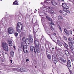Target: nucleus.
Listing matches in <instances>:
<instances>
[{"label":"nucleus","instance_id":"obj_1","mask_svg":"<svg viewBox=\"0 0 74 74\" xmlns=\"http://www.w3.org/2000/svg\"><path fill=\"white\" fill-rule=\"evenodd\" d=\"M16 29L18 33H21L22 29V25L21 22H18L16 26Z\"/></svg>","mask_w":74,"mask_h":74},{"label":"nucleus","instance_id":"obj_2","mask_svg":"<svg viewBox=\"0 0 74 74\" xmlns=\"http://www.w3.org/2000/svg\"><path fill=\"white\" fill-rule=\"evenodd\" d=\"M34 37H35V34L34 33ZM34 44H35V47H39L40 46V42L37 40V39L36 37L34 38Z\"/></svg>","mask_w":74,"mask_h":74},{"label":"nucleus","instance_id":"obj_3","mask_svg":"<svg viewBox=\"0 0 74 74\" xmlns=\"http://www.w3.org/2000/svg\"><path fill=\"white\" fill-rule=\"evenodd\" d=\"M67 5V4L65 3H62V7L64 8H63V10H61V11H65V12H66L67 10L66 9H69V7Z\"/></svg>","mask_w":74,"mask_h":74},{"label":"nucleus","instance_id":"obj_4","mask_svg":"<svg viewBox=\"0 0 74 74\" xmlns=\"http://www.w3.org/2000/svg\"><path fill=\"white\" fill-rule=\"evenodd\" d=\"M8 32L10 34H13L15 33V30L12 27H9L8 29Z\"/></svg>","mask_w":74,"mask_h":74},{"label":"nucleus","instance_id":"obj_5","mask_svg":"<svg viewBox=\"0 0 74 74\" xmlns=\"http://www.w3.org/2000/svg\"><path fill=\"white\" fill-rule=\"evenodd\" d=\"M34 51L35 53H36L37 52L38 53L40 52V49L39 47H36L35 46Z\"/></svg>","mask_w":74,"mask_h":74},{"label":"nucleus","instance_id":"obj_6","mask_svg":"<svg viewBox=\"0 0 74 74\" xmlns=\"http://www.w3.org/2000/svg\"><path fill=\"white\" fill-rule=\"evenodd\" d=\"M20 71L21 72H22L23 73L26 72L27 71H29V70L27 69H26L24 68H20L19 69Z\"/></svg>","mask_w":74,"mask_h":74},{"label":"nucleus","instance_id":"obj_7","mask_svg":"<svg viewBox=\"0 0 74 74\" xmlns=\"http://www.w3.org/2000/svg\"><path fill=\"white\" fill-rule=\"evenodd\" d=\"M74 47V45L73 44H70V46H69V48L71 50V52L72 53L74 52V49L73 48Z\"/></svg>","mask_w":74,"mask_h":74},{"label":"nucleus","instance_id":"obj_8","mask_svg":"<svg viewBox=\"0 0 74 74\" xmlns=\"http://www.w3.org/2000/svg\"><path fill=\"white\" fill-rule=\"evenodd\" d=\"M68 40L69 41H70V42H69V46H70V44H74V42L72 38H69Z\"/></svg>","mask_w":74,"mask_h":74},{"label":"nucleus","instance_id":"obj_9","mask_svg":"<svg viewBox=\"0 0 74 74\" xmlns=\"http://www.w3.org/2000/svg\"><path fill=\"white\" fill-rule=\"evenodd\" d=\"M8 45L7 44V45H6L5 46L3 47V49H4V50H5V51H8L9 50L8 47Z\"/></svg>","mask_w":74,"mask_h":74},{"label":"nucleus","instance_id":"obj_10","mask_svg":"<svg viewBox=\"0 0 74 74\" xmlns=\"http://www.w3.org/2000/svg\"><path fill=\"white\" fill-rule=\"evenodd\" d=\"M60 12L61 14H62L64 16H66V15H67V12L65 11H63V10H60Z\"/></svg>","mask_w":74,"mask_h":74},{"label":"nucleus","instance_id":"obj_11","mask_svg":"<svg viewBox=\"0 0 74 74\" xmlns=\"http://www.w3.org/2000/svg\"><path fill=\"white\" fill-rule=\"evenodd\" d=\"M51 3L53 5L56 6L58 4V3H57L56 2V1L55 0L51 1Z\"/></svg>","mask_w":74,"mask_h":74},{"label":"nucleus","instance_id":"obj_12","mask_svg":"<svg viewBox=\"0 0 74 74\" xmlns=\"http://www.w3.org/2000/svg\"><path fill=\"white\" fill-rule=\"evenodd\" d=\"M57 42L58 44L59 45H60V46H62V45H63V43L61 42L59 40H57Z\"/></svg>","mask_w":74,"mask_h":74},{"label":"nucleus","instance_id":"obj_13","mask_svg":"<svg viewBox=\"0 0 74 74\" xmlns=\"http://www.w3.org/2000/svg\"><path fill=\"white\" fill-rule=\"evenodd\" d=\"M63 45L65 48H66V49H68V45L66 43L64 42V44H63Z\"/></svg>","mask_w":74,"mask_h":74},{"label":"nucleus","instance_id":"obj_14","mask_svg":"<svg viewBox=\"0 0 74 74\" xmlns=\"http://www.w3.org/2000/svg\"><path fill=\"white\" fill-rule=\"evenodd\" d=\"M64 52L66 56H68L69 55V51L67 50H64Z\"/></svg>","mask_w":74,"mask_h":74},{"label":"nucleus","instance_id":"obj_15","mask_svg":"<svg viewBox=\"0 0 74 74\" xmlns=\"http://www.w3.org/2000/svg\"><path fill=\"white\" fill-rule=\"evenodd\" d=\"M60 60H61L62 63H66V60H64V59L63 58H61L60 59Z\"/></svg>","mask_w":74,"mask_h":74},{"label":"nucleus","instance_id":"obj_16","mask_svg":"<svg viewBox=\"0 0 74 74\" xmlns=\"http://www.w3.org/2000/svg\"><path fill=\"white\" fill-rule=\"evenodd\" d=\"M22 40H23V41L24 42H25L27 41V40H28V39L27 38L26 39V38H25L24 37L23 38Z\"/></svg>","mask_w":74,"mask_h":74},{"label":"nucleus","instance_id":"obj_17","mask_svg":"<svg viewBox=\"0 0 74 74\" xmlns=\"http://www.w3.org/2000/svg\"><path fill=\"white\" fill-rule=\"evenodd\" d=\"M9 45L10 47H11L12 45V41L9 40Z\"/></svg>","mask_w":74,"mask_h":74},{"label":"nucleus","instance_id":"obj_18","mask_svg":"<svg viewBox=\"0 0 74 74\" xmlns=\"http://www.w3.org/2000/svg\"><path fill=\"white\" fill-rule=\"evenodd\" d=\"M47 56L49 60H51V54L47 55Z\"/></svg>","mask_w":74,"mask_h":74},{"label":"nucleus","instance_id":"obj_19","mask_svg":"<svg viewBox=\"0 0 74 74\" xmlns=\"http://www.w3.org/2000/svg\"><path fill=\"white\" fill-rule=\"evenodd\" d=\"M34 46H31L30 47V49L31 52H33V50H34Z\"/></svg>","mask_w":74,"mask_h":74},{"label":"nucleus","instance_id":"obj_20","mask_svg":"<svg viewBox=\"0 0 74 74\" xmlns=\"http://www.w3.org/2000/svg\"><path fill=\"white\" fill-rule=\"evenodd\" d=\"M58 20H59V21H62V19H63V18L62 17V16H59L58 17Z\"/></svg>","mask_w":74,"mask_h":74},{"label":"nucleus","instance_id":"obj_21","mask_svg":"<svg viewBox=\"0 0 74 74\" xmlns=\"http://www.w3.org/2000/svg\"><path fill=\"white\" fill-rule=\"evenodd\" d=\"M13 4L14 5H18L19 3H18V2L17 1V0H16L13 2Z\"/></svg>","mask_w":74,"mask_h":74},{"label":"nucleus","instance_id":"obj_22","mask_svg":"<svg viewBox=\"0 0 74 74\" xmlns=\"http://www.w3.org/2000/svg\"><path fill=\"white\" fill-rule=\"evenodd\" d=\"M46 18L47 19H48L50 22H52V19L51 18H50L49 17L46 16Z\"/></svg>","mask_w":74,"mask_h":74},{"label":"nucleus","instance_id":"obj_23","mask_svg":"<svg viewBox=\"0 0 74 74\" xmlns=\"http://www.w3.org/2000/svg\"><path fill=\"white\" fill-rule=\"evenodd\" d=\"M64 30L65 34H66L67 36H69V33H67V30H66V29H64Z\"/></svg>","mask_w":74,"mask_h":74},{"label":"nucleus","instance_id":"obj_24","mask_svg":"<svg viewBox=\"0 0 74 74\" xmlns=\"http://www.w3.org/2000/svg\"><path fill=\"white\" fill-rule=\"evenodd\" d=\"M27 46H29L30 44V42L29 41H27L25 42Z\"/></svg>","mask_w":74,"mask_h":74},{"label":"nucleus","instance_id":"obj_25","mask_svg":"<svg viewBox=\"0 0 74 74\" xmlns=\"http://www.w3.org/2000/svg\"><path fill=\"white\" fill-rule=\"evenodd\" d=\"M23 50V48L22 47H19L18 49V51H22Z\"/></svg>","mask_w":74,"mask_h":74},{"label":"nucleus","instance_id":"obj_26","mask_svg":"<svg viewBox=\"0 0 74 74\" xmlns=\"http://www.w3.org/2000/svg\"><path fill=\"white\" fill-rule=\"evenodd\" d=\"M7 44V43L3 42L2 43V47H5V45H6Z\"/></svg>","mask_w":74,"mask_h":74},{"label":"nucleus","instance_id":"obj_27","mask_svg":"<svg viewBox=\"0 0 74 74\" xmlns=\"http://www.w3.org/2000/svg\"><path fill=\"white\" fill-rule=\"evenodd\" d=\"M11 55L12 57H14V53L12 51H11L10 52Z\"/></svg>","mask_w":74,"mask_h":74},{"label":"nucleus","instance_id":"obj_28","mask_svg":"<svg viewBox=\"0 0 74 74\" xmlns=\"http://www.w3.org/2000/svg\"><path fill=\"white\" fill-rule=\"evenodd\" d=\"M27 50V48H23V51L24 53H26Z\"/></svg>","mask_w":74,"mask_h":74},{"label":"nucleus","instance_id":"obj_29","mask_svg":"<svg viewBox=\"0 0 74 74\" xmlns=\"http://www.w3.org/2000/svg\"><path fill=\"white\" fill-rule=\"evenodd\" d=\"M51 29L52 31H53V32L55 31V29H54V28H53V27L52 25H51Z\"/></svg>","mask_w":74,"mask_h":74},{"label":"nucleus","instance_id":"obj_30","mask_svg":"<svg viewBox=\"0 0 74 74\" xmlns=\"http://www.w3.org/2000/svg\"><path fill=\"white\" fill-rule=\"evenodd\" d=\"M58 28L59 29L60 31V32L62 33V28H61V27L59 26L58 27Z\"/></svg>","mask_w":74,"mask_h":74},{"label":"nucleus","instance_id":"obj_31","mask_svg":"<svg viewBox=\"0 0 74 74\" xmlns=\"http://www.w3.org/2000/svg\"><path fill=\"white\" fill-rule=\"evenodd\" d=\"M29 42H31V43H33V39H30L29 40Z\"/></svg>","mask_w":74,"mask_h":74},{"label":"nucleus","instance_id":"obj_32","mask_svg":"<svg viewBox=\"0 0 74 74\" xmlns=\"http://www.w3.org/2000/svg\"><path fill=\"white\" fill-rule=\"evenodd\" d=\"M54 62L55 64H56L58 62V60L56 59H55L54 60Z\"/></svg>","mask_w":74,"mask_h":74},{"label":"nucleus","instance_id":"obj_33","mask_svg":"<svg viewBox=\"0 0 74 74\" xmlns=\"http://www.w3.org/2000/svg\"><path fill=\"white\" fill-rule=\"evenodd\" d=\"M63 37L64 40H67V38H66V36H63Z\"/></svg>","mask_w":74,"mask_h":74},{"label":"nucleus","instance_id":"obj_34","mask_svg":"<svg viewBox=\"0 0 74 74\" xmlns=\"http://www.w3.org/2000/svg\"><path fill=\"white\" fill-rule=\"evenodd\" d=\"M50 2H51V1H49V0H46V3H47L48 4L49 3H50Z\"/></svg>","mask_w":74,"mask_h":74},{"label":"nucleus","instance_id":"obj_35","mask_svg":"<svg viewBox=\"0 0 74 74\" xmlns=\"http://www.w3.org/2000/svg\"><path fill=\"white\" fill-rule=\"evenodd\" d=\"M14 35L16 37H17L18 36V33L17 32H16L14 33Z\"/></svg>","mask_w":74,"mask_h":74},{"label":"nucleus","instance_id":"obj_36","mask_svg":"<svg viewBox=\"0 0 74 74\" xmlns=\"http://www.w3.org/2000/svg\"><path fill=\"white\" fill-rule=\"evenodd\" d=\"M50 13H51V14H53V13H54V11L53 10L50 11Z\"/></svg>","mask_w":74,"mask_h":74},{"label":"nucleus","instance_id":"obj_37","mask_svg":"<svg viewBox=\"0 0 74 74\" xmlns=\"http://www.w3.org/2000/svg\"><path fill=\"white\" fill-rule=\"evenodd\" d=\"M71 62H70V60H68L67 64H70Z\"/></svg>","mask_w":74,"mask_h":74},{"label":"nucleus","instance_id":"obj_38","mask_svg":"<svg viewBox=\"0 0 74 74\" xmlns=\"http://www.w3.org/2000/svg\"><path fill=\"white\" fill-rule=\"evenodd\" d=\"M67 67H71L70 64H67Z\"/></svg>","mask_w":74,"mask_h":74},{"label":"nucleus","instance_id":"obj_39","mask_svg":"<svg viewBox=\"0 0 74 74\" xmlns=\"http://www.w3.org/2000/svg\"><path fill=\"white\" fill-rule=\"evenodd\" d=\"M14 70L15 71H19V68H16L14 69Z\"/></svg>","mask_w":74,"mask_h":74},{"label":"nucleus","instance_id":"obj_40","mask_svg":"<svg viewBox=\"0 0 74 74\" xmlns=\"http://www.w3.org/2000/svg\"><path fill=\"white\" fill-rule=\"evenodd\" d=\"M3 53H0V57H1L2 58H3Z\"/></svg>","mask_w":74,"mask_h":74},{"label":"nucleus","instance_id":"obj_41","mask_svg":"<svg viewBox=\"0 0 74 74\" xmlns=\"http://www.w3.org/2000/svg\"><path fill=\"white\" fill-rule=\"evenodd\" d=\"M23 48H27V46H26L25 45H24L23 46Z\"/></svg>","mask_w":74,"mask_h":74},{"label":"nucleus","instance_id":"obj_42","mask_svg":"<svg viewBox=\"0 0 74 74\" xmlns=\"http://www.w3.org/2000/svg\"><path fill=\"white\" fill-rule=\"evenodd\" d=\"M33 39V38H32V36H29V40H32Z\"/></svg>","mask_w":74,"mask_h":74},{"label":"nucleus","instance_id":"obj_43","mask_svg":"<svg viewBox=\"0 0 74 74\" xmlns=\"http://www.w3.org/2000/svg\"><path fill=\"white\" fill-rule=\"evenodd\" d=\"M66 12L69 14V13H70V11L69 10H67Z\"/></svg>","mask_w":74,"mask_h":74},{"label":"nucleus","instance_id":"obj_44","mask_svg":"<svg viewBox=\"0 0 74 74\" xmlns=\"http://www.w3.org/2000/svg\"><path fill=\"white\" fill-rule=\"evenodd\" d=\"M49 8L50 9V10H52V8H53V7H49Z\"/></svg>","mask_w":74,"mask_h":74},{"label":"nucleus","instance_id":"obj_45","mask_svg":"<svg viewBox=\"0 0 74 74\" xmlns=\"http://www.w3.org/2000/svg\"><path fill=\"white\" fill-rule=\"evenodd\" d=\"M54 38V36L53 35H51V38L52 39V38Z\"/></svg>","mask_w":74,"mask_h":74},{"label":"nucleus","instance_id":"obj_46","mask_svg":"<svg viewBox=\"0 0 74 74\" xmlns=\"http://www.w3.org/2000/svg\"><path fill=\"white\" fill-rule=\"evenodd\" d=\"M29 59L27 58L26 59V62H29Z\"/></svg>","mask_w":74,"mask_h":74},{"label":"nucleus","instance_id":"obj_47","mask_svg":"<svg viewBox=\"0 0 74 74\" xmlns=\"http://www.w3.org/2000/svg\"><path fill=\"white\" fill-rule=\"evenodd\" d=\"M10 63H12V60H10Z\"/></svg>","mask_w":74,"mask_h":74},{"label":"nucleus","instance_id":"obj_48","mask_svg":"<svg viewBox=\"0 0 74 74\" xmlns=\"http://www.w3.org/2000/svg\"><path fill=\"white\" fill-rule=\"evenodd\" d=\"M53 33V34L54 35V36H56V33L54 32Z\"/></svg>","mask_w":74,"mask_h":74},{"label":"nucleus","instance_id":"obj_49","mask_svg":"<svg viewBox=\"0 0 74 74\" xmlns=\"http://www.w3.org/2000/svg\"><path fill=\"white\" fill-rule=\"evenodd\" d=\"M51 24L52 25H54V24L53 23H51Z\"/></svg>","mask_w":74,"mask_h":74},{"label":"nucleus","instance_id":"obj_50","mask_svg":"<svg viewBox=\"0 0 74 74\" xmlns=\"http://www.w3.org/2000/svg\"><path fill=\"white\" fill-rule=\"evenodd\" d=\"M69 72L70 73V74H72V72L71 71H69Z\"/></svg>","mask_w":74,"mask_h":74},{"label":"nucleus","instance_id":"obj_51","mask_svg":"<svg viewBox=\"0 0 74 74\" xmlns=\"http://www.w3.org/2000/svg\"><path fill=\"white\" fill-rule=\"evenodd\" d=\"M23 44H21V47H23Z\"/></svg>","mask_w":74,"mask_h":74},{"label":"nucleus","instance_id":"obj_52","mask_svg":"<svg viewBox=\"0 0 74 74\" xmlns=\"http://www.w3.org/2000/svg\"><path fill=\"white\" fill-rule=\"evenodd\" d=\"M13 48H14V49H15V48H15V46H13Z\"/></svg>","mask_w":74,"mask_h":74},{"label":"nucleus","instance_id":"obj_53","mask_svg":"<svg viewBox=\"0 0 74 74\" xmlns=\"http://www.w3.org/2000/svg\"><path fill=\"white\" fill-rule=\"evenodd\" d=\"M73 53V56H74V53Z\"/></svg>","mask_w":74,"mask_h":74},{"label":"nucleus","instance_id":"obj_54","mask_svg":"<svg viewBox=\"0 0 74 74\" xmlns=\"http://www.w3.org/2000/svg\"><path fill=\"white\" fill-rule=\"evenodd\" d=\"M52 49H55V48L53 47L52 48Z\"/></svg>","mask_w":74,"mask_h":74},{"label":"nucleus","instance_id":"obj_55","mask_svg":"<svg viewBox=\"0 0 74 74\" xmlns=\"http://www.w3.org/2000/svg\"><path fill=\"white\" fill-rule=\"evenodd\" d=\"M69 1H72V0H69Z\"/></svg>","mask_w":74,"mask_h":74},{"label":"nucleus","instance_id":"obj_56","mask_svg":"<svg viewBox=\"0 0 74 74\" xmlns=\"http://www.w3.org/2000/svg\"><path fill=\"white\" fill-rule=\"evenodd\" d=\"M36 11H35V13H36Z\"/></svg>","mask_w":74,"mask_h":74},{"label":"nucleus","instance_id":"obj_57","mask_svg":"<svg viewBox=\"0 0 74 74\" xmlns=\"http://www.w3.org/2000/svg\"><path fill=\"white\" fill-rule=\"evenodd\" d=\"M35 67L36 68V66H35Z\"/></svg>","mask_w":74,"mask_h":74},{"label":"nucleus","instance_id":"obj_58","mask_svg":"<svg viewBox=\"0 0 74 74\" xmlns=\"http://www.w3.org/2000/svg\"><path fill=\"white\" fill-rule=\"evenodd\" d=\"M5 54H7V53H5Z\"/></svg>","mask_w":74,"mask_h":74},{"label":"nucleus","instance_id":"obj_59","mask_svg":"<svg viewBox=\"0 0 74 74\" xmlns=\"http://www.w3.org/2000/svg\"><path fill=\"white\" fill-rule=\"evenodd\" d=\"M60 39H61V40H62V38H60Z\"/></svg>","mask_w":74,"mask_h":74},{"label":"nucleus","instance_id":"obj_60","mask_svg":"<svg viewBox=\"0 0 74 74\" xmlns=\"http://www.w3.org/2000/svg\"><path fill=\"white\" fill-rule=\"evenodd\" d=\"M2 0H1V1H2Z\"/></svg>","mask_w":74,"mask_h":74},{"label":"nucleus","instance_id":"obj_61","mask_svg":"<svg viewBox=\"0 0 74 74\" xmlns=\"http://www.w3.org/2000/svg\"><path fill=\"white\" fill-rule=\"evenodd\" d=\"M71 74H73V73H71Z\"/></svg>","mask_w":74,"mask_h":74},{"label":"nucleus","instance_id":"obj_62","mask_svg":"<svg viewBox=\"0 0 74 74\" xmlns=\"http://www.w3.org/2000/svg\"><path fill=\"white\" fill-rule=\"evenodd\" d=\"M0 52H1V51H0Z\"/></svg>","mask_w":74,"mask_h":74}]
</instances>
